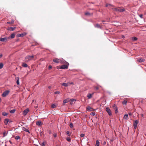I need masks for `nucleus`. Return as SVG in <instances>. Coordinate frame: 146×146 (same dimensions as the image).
Here are the masks:
<instances>
[{"label": "nucleus", "instance_id": "8fccbe9b", "mask_svg": "<svg viewBox=\"0 0 146 146\" xmlns=\"http://www.w3.org/2000/svg\"><path fill=\"white\" fill-rule=\"evenodd\" d=\"M139 16L141 18H143V15H142V14H140V15H139Z\"/></svg>", "mask_w": 146, "mask_h": 146}, {"label": "nucleus", "instance_id": "a878e982", "mask_svg": "<svg viewBox=\"0 0 146 146\" xmlns=\"http://www.w3.org/2000/svg\"><path fill=\"white\" fill-rule=\"evenodd\" d=\"M22 66L24 67H27L28 66V65L27 64L25 63H23L22 65Z\"/></svg>", "mask_w": 146, "mask_h": 146}, {"label": "nucleus", "instance_id": "f03ea898", "mask_svg": "<svg viewBox=\"0 0 146 146\" xmlns=\"http://www.w3.org/2000/svg\"><path fill=\"white\" fill-rule=\"evenodd\" d=\"M63 64H65L61 66L60 67V68L63 69H67L68 68V66L69 65V63L65 61V63Z\"/></svg>", "mask_w": 146, "mask_h": 146}, {"label": "nucleus", "instance_id": "4468645a", "mask_svg": "<svg viewBox=\"0 0 146 146\" xmlns=\"http://www.w3.org/2000/svg\"><path fill=\"white\" fill-rule=\"evenodd\" d=\"M145 60V59L143 58H139L137 60V61L140 62H144Z\"/></svg>", "mask_w": 146, "mask_h": 146}, {"label": "nucleus", "instance_id": "9b49d317", "mask_svg": "<svg viewBox=\"0 0 146 146\" xmlns=\"http://www.w3.org/2000/svg\"><path fill=\"white\" fill-rule=\"evenodd\" d=\"M106 7H108L109 8H111V9L112 7H114V6L110 4H106Z\"/></svg>", "mask_w": 146, "mask_h": 146}, {"label": "nucleus", "instance_id": "3c124183", "mask_svg": "<svg viewBox=\"0 0 146 146\" xmlns=\"http://www.w3.org/2000/svg\"><path fill=\"white\" fill-rule=\"evenodd\" d=\"M106 141H104V142L103 143V145H106Z\"/></svg>", "mask_w": 146, "mask_h": 146}, {"label": "nucleus", "instance_id": "0eeeda50", "mask_svg": "<svg viewBox=\"0 0 146 146\" xmlns=\"http://www.w3.org/2000/svg\"><path fill=\"white\" fill-rule=\"evenodd\" d=\"M9 38L5 37L4 38H0V41L2 42H6L7 40V39Z\"/></svg>", "mask_w": 146, "mask_h": 146}, {"label": "nucleus", "instance_id": "1a4fd4ad", "mask_svg": "<svg viewBox=\"0 0 146 146\" xmlns=\"http://www.w3.org/2000/svg\"><path fill=\"white\" fill-rule=\"evenodd\" d=\"M106 110L110 116L112 115L111 111L108 108H106Z\"/></svg>", "mask_w": 146, "mask_h": 146}, {"label": "nucleus", "instance_id": "09e8293b", "mask_svg": "<svg viewBox=\"0 0 146 146\" xmlns=\"http://www.w3.org/2000/svg\"><path fill=\"white\" fill-rule=\"evenodd\" d=\"M95 88L96 90H98L99 89V87L97 86L95 87Z\"/></svg>", "mask_w": 146, "mask_h": 146}, {"label": "nucleus", "instance_id": "bf43d9fd", "mask_svg": "<svg viewBox=\"0 0 146 146\" xmlns=\"http://www.w3.org/2000/svg\"><path fill=\"white\" fill-rule=\"evenodd\" d=\"M42 135V133H40V135Z\"/></svg>", "mask_w": 146, "mask_h": 146}, {"label": "nucleus", "instance_id": "9d476101", "mask_svg": "<svg viewBox=\"0 0 146 146\" xmlns=\"http://www.w3.org/2000/svg\"><path fill=\"white\" fill-rule=\"evenodd\" d=\"M113 107L114 110H115V113H117L118 111L117 108L115 104H114L113 106Z\"/></svg>", "mask_w": 146, "mask_h": 146}, {"label": "nucleus", "instance_id": "c756f323", "mask_svg": "<svg viewBox=\"0 0 146 146\" xmlns=\"http://www.w3.org/2000/svg\"><path fill=\"white\" fill-rule=\"evenodd\" d=\"M132 39L133 40H136L137 39V37H132Z\"/></svg>", "mask_w": 146, "mask_h": 146}, {"label": "nucleus", "instance_id": "b1692460", "mask_svg": "<svg viewBox=\"0 0 146 146\" xmlns=\"http://www.w3.org/2000/svg\"><path fill=\"white\" fill-rule=\"evenodd\" d=\"M86 109L87 110L89 111H92V108L90 107V106H88L86 107Z\"/></svg>", "mask_w": 146, "mask_h": 146}, {"label": "nucleus", "instance_id": "4be33fe9", "mask_svg": "<svg viewBox=\"0 0 146 146\" xmlns=\"http://www.w3.org/2000/svg\"><path fill=\"white\" fill-rule=\"evenodd\" d=\"M42 124V122L40 121H38L36 122V124L38 125H40Z\"/></svg>", "mask_w": 146, "mask_h": 146}, {"label": "nucleus", "instance_id": "c85d7f7f", "mask_svg": "<svg viewBox=\"0 0 146 146\" xmlns=\"http://www.w3.org/2000/svg\"><path fill=\"white\" fill-rule=\"evenodd\" d=\"M68 102V101L66 100H64L63 101V105H64L65 103L66 102Z\"/></svg>", "mask_w": 146, "mask_h": 146}, {"label": "nucleus", "instance_id": "ddd939ff", "mask_svg": "<svg viewBox=\"0 0 146 146\" xmlns=\"http://www.w3.org/2000/svg\"><path fill=\"white\" fill-rule=\"evenodd\" d=\"M111 9H112L114 11L118 12V8L115 7L114 6L113 7H112Z\"/></svg>", "mask_w": 146, "mask_h": 146}, {"label": "nucleus", "instance_id": "aec40b11", "mask_svg": "<svg viewBox=\"0 0 146 146\" xmlns=\"http://www.w3.org/2000/svg\"><path fill=\"white\" fill-rule=\"evenodd\" d=\"M16 28V27H9V28L8 29V30L9 31H14L15 29Z\"/></svg>", "mask_w": 146, "mask_h": 146}, {"label": "nucleus", "instance_id": "e433bc0d", "mask_svg": "<svg viewBox=\"0 0 146 146\" xmlns=\"http://www.w3.org/2000/svg\"><path fill=\"white\" fill-rule=\"evenodd\" d=\"M95 114L96 113L95 112H92L90 113V115L93 116L95 115Z\"/></svg>", "mask_w": 146, "mask_h": 146}, {"label": "nucleus", "instance_id": "052dcab7", "mask_svg": "<svg viewBox=\"0 0 146 146\" xmlns=\"http://www.w3.org/2000/svg\"><path fill=\"white\" fill-rule=\"evenodd\" d=\"M1 98H0V102L1 101Z\"/></svg>", "mask_w": 146, "mask_h": 146}, {"label": "nucleus", "instance_id": "423d86ee", "mask_svg": "<svg viewBox=\"0 0 146 146\" xmlns=\"http://www.w3.org/2000/svg\"><path fill=\"white\" fill-rule=\"evenodd\" d=\"M139 123V121L138 120L135 121L133 122V126L135 129H136L137 126V124Z\"/></svg>", "mask_w": 146, "mask_h": 146}, {"label": "nucleus", "instance_id": "6ab92c4d", "mask_svg": "<svg viewBox=\"0 0 146 146\" xmlns=\"http://www.w3.org/2000/svg\"><path fill=\"white\" fill-rule=\"evenodd\" d=\"M9 121V119H5V120L4 121V122L6 125H7Z\"/></svg>", "mask_w": 146, "mask_h": 146}, {"label": "nucleus", "instance_id": "680f3d73", "mask_svg": "<svg viewBox=\"0 0 146 146\" xmlns=\"http://www.w3.org/2000/svg\"><path fill=\"white\" fill-rule=\"evenodd\" d=\"M1 119V118H0V120Z\"/></svg>", "mask_w": 146, "mask_h": 146}, {"label": "nucleus", "instance_id": "72a5a7b5", "mask_svg": "<svg viewBox=\"0 0 146 146\" xmlns=\"http://www.w3.org/2000/svg\"><path fill=\"white\" fill-rule=\"evenodd\" d=\"M56 107V106L54 104H52L51 105V107L52 108H54Z\"/></svg>", "mask_w": 146, "mask_h": 146}, {"label": "nucleus", "instance_id": "5fc2aeb1", "mask_svg": "<svg viewBox=\"0 0 146 146\" xmlns=\"http://www.w3.org/2000/svg\"><path fill=\"white\" fill-rule=\"evenodd\" d=\"M129 115H132V113H129Z\"/></svg>", "mask_w": 146, "mask_h": 146}, {"label": "nucleus", "instance_id": "4c0bfd02", "mask_svg": "<svg viewBox=\"0 0 146 146\" xmlns=\"http://www.w3.org/2000/svg\"><path fill=\"white\" fill-rule=\"evenodd\" d=\"M85 15H90V13L88 12H86L85 13Z\"/></svg>", "mask_w": 146, "mask_h": 146}, {"label": "nucleus", "instance_id": "2f4dec72", "mask_svg": "<svg viewBox=\"0 0 146 146\" xmlns=\"http://www.w3.org/2000/svg\"><path fill=\"white\" fill-rule=\"evenodd\" d=\"M74 100L73 99H72L70 100V103L71 104H72V102H74Z\"/></svg>", "mask_w": 146, "mask_h": 146}, {"label": "nucleus", "instance_id": "de8ad7c7", "mask_svg": "<svg viewBox=\"0 0 146 146\" xmlns=\"http://www.w3.org/2000/svg\"><path fill=\"white\" fill-rule=\"evenodd\" d=\"M52 66L51 65H49L48 66V68L49 69H50L52 68Z\"/></svg>", "mask_w": 146, "mask_h": 146}, {"label": "nucleus", "instance_id": "13d9d810", "mask_svg": "<svg viewBox=\"0 0 146 146\" xmlns=\"http://www.w3.org/2000/svg\"><path fill=\"white\" fill-rule=\"evenodd\" d=\"M122 38H124V36H122Z\"/></svg>", "mask_w": 146, "mask_h": 146}, {"label": "nucleus", "instance_id": "7c9ffc66", "mask_svg": "<svg viewBox=\"0 0 146 146\" xmlns=\"http://www.w3.org/2000/svg\"><path fill=\"white\" fill-rule=\"evenodd\" d=\"M11 38H13L15 37V35L14 33L11 34V36H10Z\"/></svg>", "mask_w": 146, "mask_h": 146}, {"label": "nucleus", "instance_id": "7ed1b4c3", "mask_svg": "<svg viewBox=\"0 0 146 146\" xmlns=\"http://www.w3.org/2000/svg\"><path fill=\"white\" fill-rule=\"evenodd\" d=\"M34 58V56H27L25 58V59L26 61H28L32 60Z\"/></svg>", "mask_w": 146, "mask_h": 146}, {"label": "nucleus", "instance_id": "f704fd0d", "mask_svg": "<svg viewBox=\"0 0 146 146\" xmlns=\"http://www.w3.org/2000/svg\"><path fill=\"white\" fill-rule=\"evenodd\" d=\"M15 138L16 139L18 140L20 139V137L19 136H16L15 137Z\"/></svg>", "mask_w": 146, "mask_h": 146}, {"label": "nucleus", "instance_id": "6e6552de", "mask_svg": "<svg viewBox=\"0 0 146 146\" xmlns=\"http://www.w3.org/2000/svg\"><path fill=\"white\" fill-rule=\"evenodd\" d=\"M29 111V109L28 108H27L25 110L23 111V114L24 115H26L27 113H28V112Z\"/></svg>", "mask_w": 146, "mask_h": 146}, {"label": "nucleus", "instance_id": "49530a36", "mask_svg": "<svg viewBox=\"0 0 146 146\" xmlns=\"http://www.w3.org/2000/svg\"><path fill=\"white\" fill-rule=\"evenodd\" d=\"M42 146H45V144L44 142H43L41 144Z\"/></svg>", "mask_w": 146, "mask_h": 146}, {"label": "nucleus", "instance_id": "4d7b16f0", "mask_svg": "<svg viewBox=\"0 0 146 146\" xmlns=\"http://www.w3.org/2000/svg\"><path fill=\"white\" fill-rule=\"evenodd\" d=\"M51 88V86H49L48 87V88H49V89H50V88Z\"/></svg>", "mask_w": 146, "mask_h": 146}, {"label": "nucleus", "instance_id": "c9c22d12", "mask_svg": "<svg viewBox=\"0 0 146 146\" xmlns=\"http://www.w3.org/2000/svg\"><path fill=\"white\" fill-rule=\"evenodd\" d=\"M127 101L126 100H123V104L126 105L127 103Z\"/></svg>", "mask_w": 146, "mask_h": 146}, {"label": "nucleus", "instance_id": "a18cd8bd", "mask_svg": "<svg viewBox=\"0 0 146 146\" xmlns=\"http://www.w3.org/2000/svg\"><path fill=\"white\" fill-rule=\"evenodd\" d=\"M84 134L83 133H82L81 134L80 136L81 137H83L84 136Z\"/></svg>", "mask_w": 146, "mask_h": 146}, {"label": "nucleus", "instance_id": "f8f14e48", "mask_svg": "<svg viewBox=\"0 0 146 146\" xmlns=\"http://www.w3.org/2000/svg\"><path fill=\"white\" fill-rule=\"evenodd\" d=\"M123 119L125 120H127L129 118L128 117V115L127 113H126L125 114L124 116L123 117Z\"/></svg>", "mask_w": 146, "mask_h": 146}, {"label": "nucleus", "instance_id": "a211bd4d", "mask_svg": "<svg viewBox=\"0 0 146 146\" xmlns=\"http://www.w3.org/2000/svg\"><path fill=\"white\" fill-rule=\"evenodd\" d=\"M15 79L17 80L16 83L18 85L19 84V78L18 77H17L15 78Z\"/></svg>", "mask_w": 146, "mask_h": 146}, {"label": "nucleus", "instance_id": "58836bf2", "mask_svg": "<svg viewBox=\"0 0 146 146\" xmlns=\"http://www.w3.org/2000/svg\"><path fill=\"white\" fill-rule=\"evenodd\" d=\"M66 134L68 136H70L71 135V134L70 133V132L69 131H67Z\"/></svg>", "mask_w": 146, "mask_h": 146}, {"label": "nucleus", "instance_id": "5701e85b", "mask_svg": "<svg viewBox=\"0 0 146 146\" xmlns=\"http://www.w3.org/2000/svg\"><path fill=\"white\" fill-rule=\"evenodd\" d=\"M124 10H125L123 9H121V8H118V12H123Z\"/></svg>", "mask_w": 146, "mask_h": 146}, {"label": "nucleus", "instance_id": "ea45409f", "mask_svg": "<svg viewBox=\"0 0 146 146\" xmlns=\"http://www.w3.org/2000/svg\"><path fill=\"white\" fill-rule=\"evenodd\" d=\"M66 139L68 142H70L71 141V139L70 137H68Z\"/></svg>", "mask_w": 146, "mask_h": 146}, {"label": "nucleus", "instance_id": "393cba45", "mask_svg": "<svg viewBox=\"0 0 146 146\" xmlns=\"http://www.w3.org/2000/svg\"><path fill=\"white\" fill-rule=\"evenodd\" d=\"M15 109H13L11 110H10L9 112L11 113H15Z\"/></svg>", "mask_w": 146, "mask_h": 146}, {"label": "nucleus", "instance_id": "79ce46f5", "mask_svg": "<svg viewBox=\"0 0 146 146\" xmlns=\"http://www.w3.org/2000/svg\"><path fill=\"white\" fill-rule=\"evenodd\" d=\"M54 93L55 94H59L60 93V92H59V91H57V92H55Z\"/></svg>", "mask_w": 146, "mask_h": 146}, {"label": "nucleus", "instance_id": "20e7f679", "mask_svg": "<svg viewBox=\"0 0 146 146\" xmlns=\"http://www.w3.org/2000/svg\"><path fill=\"white\" fill-rule=\"evenodd\" d=\"M27 35V33H23L22 34H18L16 35V37H23Z\"/></svg>", "mask_w": 146, "mask_h": 146}, {"label": "nucleus", "instance_id": "c03bdc74", "mask_svg": "<svg viewBox=\"0 0 146 146\" xmlns=\"http://www.w3.org/2000/svg\"><path fill=\"white\" fill-rule=\"evenodd\" d=\"M13 22H14V21H12V22H8L7 23L9 24H12L13 23Z\"/></svg>", "mask_w": 146, "mask_h": 146}, {"label": "nucleus", "instance_id": "473e14b6", "mask_svg": "<svg viewBox=\"0 0 146 146\" xmlns=\"http://www.w3.org/2000/svg\"><path fill=\"white\" fill-rule=\"evenodd\" d=\"M3 65L2 63H0V69H1L3 66Z\"/></svg>", "mask_w": 146, "mask_h": 146}, {"label": "nucleus", "instance_id": "f257e3e1", "mask_svg": "<svg viewBox=\"0 0 146 146\" xmlns=\"http://www.w3.org/2000/svg\"><path fill=\"white\" fill-rule=\"evenodd\" d=\"M53 61L56 63H60L62 64L64 63L65 62V61L64 60L59 59L56 58H54L53 60Z\"/></svg>", "mask_w": 146, "mask_h": 146}, {"label": "nucleus", "instance_id": "dca6fc26", "mask_svg": "<svg viewBox=\"0 0 146 146\" xmlns=\"http://www.w3.org/2000/svg\"><path fill=\"white\" fill-rule=\"evenodd\" d=\"M93 94V93L92 94H88L87 95V97L89 99H90L92 97V96Z\"/></svg>", "mask_w": 146, "mask_h": 146}, {"label": "nucleus", "instance_id": "864d4df0", "mask_svg": "<svg viewBox=\"0 0 146 146\" xmlns=\"http://www.w3.org/2000/svg\"><path fill=\"white\" fill-rule=\"evenodd\" d=\"M5 132H4L3 133V136L4 137H5Z\"/></svg>", "mask_w": 146, "mask_h": 146}, {"label": "nucleus", "instance_id": "f3484780", "mask_svg": "<svg viewBox=\"0 0 146 146\" xmlns=\"http://www.w3.org/2000/svg\"><path fill=\"white\" fill-rule=\"evenodd\" d=\"M62 85L65 87H67L69 86V83H63L62 84Z\"/></svg>", "mask_w": 146, "mask_h": 146}, {"label": "nucleus", "instance_id": "a19ab883", "mask_svg": "<svg viewBox=\"0 0 146 146\" xmlns=\"http://www.w3.org/2000/svg\"><path fill=\"white\" fill-rule=\"evenodd\" d=\"M70 127H71V128H72L73 127V124L72 123H70Z\"/></svg>", "mask_w": 146, "mask_h": 146}, {"label": "nucleus", "instance_id": "cd10ccee", "mask_svg": "<svg viewBox=\"0 0 146 146\" xmlns=\"http://www.w3.org/2000/svg\"><path fill=\"white\" fill-rule=\"evenodd\" d=\"M99 142L98 140H97L96 141V146H99Z\"/></svg>", "mask_w": 146, "mask_h": 146}, {"label": "nucleus", "instance_id": "2eb2a0df", "mask_svg": "<svg viewBox=\"0 0 146 146\" xmlns=\"http://www.w3.org/2000/svg\"><path fill=\"white\" fill-rule=\"evenodd\" d=\"M22 129L26 132H28L29 133H30V132L28 129L25 127H23L22 128Z\"/></svg>", "mask_w": 146, "mask_h": 146}, {"label": "nucleus", "instance_id": "6e6d98bb", "mask_svg": "<svg viewBox=\"0 0 146 146\" xmlns=\"http://www.w3.org/2000/svg\"><path fill=\"white\" fill-rule=\"evenodd\" d=\"M2 56V54H0V58H1Z\"/></svg>", "mask_w": 146, "mask_h": 146}, {"label": "nucleus", "instance_id": "bb28decb", "mask_svg": "<svg viewBox=\"0 0 146 146\" xmlns=\"http://www.w3.org/2000/svg\"><path fill=\"white\" fill-rule=\"evenodd\" d=\"M2 114L3 116H5L7 115L8 114V113L5 112H2Z\"/></svg>", "mask_w": 146, "mask_h": 146}, {"label": "nucleus", "instance_id": "37998d69", "mask_svg": "<svg viewBox=\"0 0 146 146\" xmlns=\"http://www.w3.org/2000/svg\"><path fill=\"white\" fill-rule=\"evenodd\" d=\"M53 136L54 137H57V134L56 133H54L53 134Z\"/></svg>", "mask_w": 146, "mask_h": 146}, {"label": "nucleus", "instance_id": "39448f33", "mask_svg": "<svg viewBox=\"0 0 146 146\" xmlns=\"http://www.w3.org/2000/svg\"><path fill=\"white\" fill-rule=\"evenodd\" d=\"M9 92V91L6 90L4 92H3V93L2 95V96L3 97H5L8 94Z\"/></svg>", "mask_w": 146, "mask_h": 146}, {"label": "nucleus", "instance_id": "603ef678", "mask_svg": "<svg viewBox=\"0 0 146 146\" xmlns=\"http://www.w3.org/2000/svg\"><path fill=\"white\" fill-rule=\"evenodd\" d=\"M68 83H69V85L70 84H73V82H72Z\"/></svg>", "mask_w": 146, "mask_h": 146}, {"label": "nucleus", "instance_id": "412c9836", "mask_svg": "<svg viewBox=\"0 0 146 146\" xmlns=\"http://www.w3.org/2000/svg\"><path fill=\"white\" fill-rule=\"evenodd\" d=\"M95 27H96L98 28H101V26L98 24H96L95 25Z\"/></svg>", "mask_w": 146, "mask_h": 146}]
</instances>
